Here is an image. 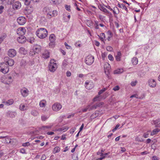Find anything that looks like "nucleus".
Masks as SVG:
<instances>
[{
	"instance_id": "aec40b11",
	"label": "nucleus",
	"mask_w": 160,
	"mask_h": 160,
	"mask_svg": "<svg viewBox=\"0 0 160 160\" xmlns=\"http://www.w3.org/2000/svg\"><path fill=\"white\" fill-rule=\"evenodd\" d=\"M160 131V129L158 128H156L153 129L151 133V135L152 136L156 134Z\"/></svg>"
},
{
	"instance_id": "c03bdc74",
	"label": "nucleus",
	"mask_w": 160,
	"mask_h": 160,
	"mask_svg": "<svg viewBox=\"0 0 160 160\" xmlns=\"http://www.w3.org/2000/svg\"><path fill=\"white\" fill-rule=\"evenodd\" d=\"M89 106H88L86 108H84V109H82V111H80L79 112H86L89 109Z\"/></svg>"
},
{
	"instance_id": "4be33fe9",
	"label": "nucleus",
	"mask_w": 160,
	"mask_h": 160,
	"mask_svg": "<svg viewBox=\"0 0 160 160\" xmlns=\"http://www.w3.org/2000/svg\"><path fill=\"white\" fill-rule=\"evenodd\" d=\"M55 36L53 34H51L49 36V40L51 42H53L55 41Z\"/></svg>"
},
{
	"instance_id": "a18cd8bd",
	"label": "nucleus",
	"mask_w": 160,
	"mask_h": 160,
	"mask_svg": "<svg viewBox=\"0 0 160 160\" xmlns=\"http://www.w3.org/2000/svg\"><path fill=\"white\" fill-rule=\"evenodd\" d=\"M106 49L108 51L110 52L112 51L113 50V48L110 46H108L106 48Z\"/></svg>"
},
{
	"instance_id": "49530a36",
	"label": "nucleus",
	"mask_w": 160,
	"mask_h": 160,
	"mask_svg": "<svg viewBox=\"0 0 160 160\" xmlns=\"http://www.w3.org/2000/svg\"><path fill=\"white\" fill-rule=\"evenodd\" d=\"M120 126V124H118L116 126H115V128H113L112 130V131L113 132H115V131H116L118 129V127H119Z\"/></svg>"
},
{
	"instance_id": "052dcab7",
	"label": "nucleus",
	"mask_w": 160,
	"mask_h": 160,
	"mask_svg": "<svg viewBox=\"0 0 160 160\" xmlns=\"http://www.w3.org/2000/svg\"><path fill=\"white\" fill-rule=\"evenodd\" d=\"M149 134L147 132L144 133L143 135V137L145 138H147L148 137Z\"/></svg>"
},
{
	"instance_id": "f704fd0d",
	"label": "nucleus",
	"mask_w": 160,
	"mask_h": 160,
	"mask_svg": "<svg viewBox=\"0 0 160 160\" xmlns=\"http://www.w3.org/2000/svg\"><path fill=\"white\" fill-rule=\"evenodd\" d=\"M48 118V116L43 115L41 116V119L42 121H46Z\"/></svg>"
},
{
	"instance_id": "f8f14e48",
	"label": "nucleus",
	"mask_w": 160,
	"mask_h": 160,
	"mask_svg": "<svg viewBox=\"0 0 160 160\" xmlns=\"http://www.w3.org/2000/svg\"><path fill=\"white\" fill-rule=\"evenodd\" d=\"M151 123L152 124L155 125V127H160V120L159 119L152 121H151Z\"/></svg>"
},
{
	"instance_id": "72a5a7b5",
	"label": "nucleus",
	"mask_w": 160,
	"mask_h": 160,
	"mask_svg": "<svg viewBox=\"0 0 160 160\" xmlns=\"http://www.w3.org/2000/svg\"><path fill=\"white\" fill-rule=\"evenodd\" d=\"M60 148L59 147H55L53 151V153L55 154L59 152L60 151Z\"/></svg>"
},
{
	"instance_id": "9b49d317",
	"label": "nucleus",
	"mask_w": 160,
	"mask_h": 160,
	"mask_svg": "<svg viewBox=\"0 0 160 160\" xmlns=\"http://www.w3.org/2000/svg\"><path fill=\"white\" fill-rule=\"evenodd\" d=\"M104 68L105 72L107 74L109 73L111 70V68L110 65L108 63H106L104 64Z\"/></svg>"
},
{
	"instance_id": "39448f33",
	"label": "nucleus",
	"mask_w": 160,
	"mask_h": 160,
	"mask_svg": "<svg viewBox=\"0 0 160 160\" xmlns=\"http://www.w3.org/2000/svg\"><path fill=\"white\" fill-rule=\"evenodd\" d=\"M62 108V105L59 103H56L53 104L52 107V110L55 112H57L60 110Z\"/></svg>"
},
{
	"instance_id": "473e14b6",
	"label": "nucleus",
	"mask_w": 160,
	"mask_h": 160,
	"mask_svg": "<svg viewBox=\"0 0 160 160\" xmlns=\"http://www.w3.org/2000/svg\"><path fill=\"white\" fill-rule=\"evenodd\" d=\"M27 41L28 42H30L31 43H33L35 41V39L33 37H31L30 38L28 39Z\"/></svg>"
},
{
	"instance_id": "3c124183",
	"label": "nucleus",
	"mask_w": 160,
	"mask_h": 160,
	"mask_svg": "<svg viewBox=\"0 0 160 160\" xmlns=\"http://www.w3.org/2000/svg\"><path fill=\"white\" fill-rule=\"evenodd\" d=\"M65 8L68 11H71L70 6V5H66L65 6Z\"/></svg>"
},
{
	"instance_id": "f257e3e1",
	"label": "nucleus",
	"mask_w": 160,
	"mask_h": 160,
	"mask_svg": "<svg viewBox=\"0 0 160 160\" xmlns=\"http://www.w3.org/2000/svg\"><path fill=\"white\" fill-rule=\"evenodd\" d=\"M36 33L39 38L44 39L47 37L48 32L46 29L44 28H40L37 30Z\"/></svg>"
},
{
	"instance_id": "b1692460",
	"label": "nucleus",
	"mask_w": 160,
	"mask_h": 160,
	"mask_svg": "<svg viewBox=\"0 0 160 160\" xmlns=\"http://www.w3.org/2000/svg\"><path fill=\"white\" fill-rule=\"evenodd\" d=\"M31 114L32 115L35 117L38 115L39 113L37 110H32L31 111Z\"/></svg>"
},
{
	"instance_id": "4d7b16f0",
	"label": "nucleus",
	"mask_w": 160,
	"mask_h": 160,
	"mask_svg": "<svg viewBox=\"0 0 160 160\" xmlns=\"http://www.w3.org/2000/svg\"><path fill=\"white\" fill-rule=\"evenodd\" d=\"M64 45L66 47V48L67 49H71V47L70 46L68 45V44L66 42H65Z\"/></svg>"
},
{
	"instance_id": "9d476101",
	"label": "nucleus",
	"mask_w": 160,
	"mask_h": 160,
	"mask_svg": "<svg viewBox=\"0 0 160 160\" xmlns=\"http://www.w3.org/2000/svg\"><path fill=\"white\" fill-rule=\"evenodd\" d=\"M16 51L13 49H11L9 50L8 52V55L11 57H13L16 55Z\"/></svg>"
},
{
	"instance_id": "393cba45",
	"label": "nucleus",
	"mask_w": 160,
	"mask_h": 160,
	"mask_svg": "<svg viewBox=\"0 0 160 160\" xmlns=\"http://www.w3.org/2000/svg\"><path fill=\"white\" fill-rule=\"evenodd\" d=\"M68 63V62H67V60L66 59H64L62 62V68L63 69L65 68Z\"/></svg>"
},
{
	"instance_id": "6e6552de",
	"label": "nucleus",
	"mask_w": 160,
	"mask_h": 160,
	"mask_svg": "<svg viewBox=\"0 0 160 160\" xmlns=\"http://www.w3.org/2000/svg\"><path fill=\"white\" fill-rule=\"evenodd\" d=\"M17 40L19 43H23L26 41L27 39L23 35H21L18 38Z\"/></svg>"
},
{
	"instance_id": "ea45409f",
	"label": "nucleus",
	"mask_w": 160,
	"mask_h": 160,
	"mask_svg": "<svg viewBox=\"0 0 160 160\" xmlns=\"http://www.w3.org/2000/svg\"><path fill=\"white\" fill-rule=\"evenodd\" d=\"M25 4L26 5H28L30 2V0H23Z\"/></svg>"
},
{
	"instance_id": "c9c22d12",
	"label": "nucleus",
	"mask_w": 160,
	"mask_h": 160,
	"mask_svg": "<svg viewBox=\"0 0 160 160\" xmlns=\"http://www.w3.org/2000/svg\"><path fill=\"white\" fill-rule=\"evenodd\" d=\"M2 138H5V141H6V143H9L10 138L9 137L7 136L5 137H2Z\"/></svg>"
},
{
	"instance_id": "09e8293b",
	"label": "nucleus",
	"mask_w": 160,
	"mask_h": 160,
	"mask_svg": "<svg viewBox=\"0 0 160 160\" xmlns=\"http://www.w3.org/2000/svg\"><path fill=\"white\" fill-rule=\"evenodd\" d=\"M68 129V128L66 126H65V127H64L63 128H60V129H60V131H67Z\"/></svg>"
},
{
	"instance_id": "79ce46f5",
	"label": "nucleus",
	"mask_w": 160,
	"mask_h": 160,
	"mask_svg": "<svg viewBox=\"0 0 160 160\" xmlns=\"http://www.w3.org/2000/svg\"><path fill=\"white\" fill-rule=\"evenodd\" d=\"M51 128V126H42V127L41 129L44 130H45L46 129L50 128Z\"/></svg>"
},
{
	"instance_id": "774afa93",
	"label": "nucleus",
	"mask_w": 160,
	"mask_h": 160,
	"mask_svg": "<svg viewBox=\"0 0 160 160\" xmlns=\"http://www.w3.org/2000/svg\"><path fill=\"white\" fill-rule=\"evenodd\" d=\"M5 38V37L4 36H2L0 38V43L3 41Z\"/></svg>"
},
{
	"instance_id": "6e6d98bb",
	"label": "nucleus",
	"mask_w": 160,
	"mask_h": 160,
	"mask_svg": "<svg viewBox=\"0 0 160 160\" xmlns=\"http://www.w3.org/2000/svg\"><path fill=\"white\" fill-rule=\"evenodd\" d=\"M30 145V143L29 142H27L23 143L22 144V146L23 147H26Z\"/></svg>"
},
{
	"instance_id": "2f4dec72",
	"label": "nucleus",
	"mask_w": 160,
	"mask_h": 160,
	"mask_svg": "<svg viewBox=\"0 0 160 160\" xmlns=\"http://www.w3.org/2000/svg\"><path fill=\"white\" fill-rule=\"evenodd\" d=\"M9 144L12 145H14L16 144L17 142V140L14 138L11 139L10 138V141H9Z\"/></svg>"
},
{
	"instance_id": "6ab92c4d",
	"label": "nucleus",
	"mask_w": 160,
	"mask_h": 160,
	"mask_svg": "<svg viewBox=\"0 0 160 160\" xmlns=\"http://www.w3.org/2000/svg\"><path fill=\"white\" fill-rule=\"evenodd\" d=\"M98 7L101 11L107 14L109 13V12L101 4L98 5Z\"/></svg>"
},
{
	"instance_id": "a878e982",
	"label": "nucleus",
	"mask_w": 160,
	"mask_h": 160,
	"mask_svg": "<svg viewBox=\"0 0 160 160\" xmlns=\"http://www.w3.org/2000/svg\"><path fill=\"white\" fill-rule=\"evenodd\" d=\"M19 108L20 110L22 111L25 110L27 109L26 105L23 104H21L20 105Z\"/></svg>"
},
{
	"instance_id": "c756f323",
	"label": "nucleus",
	"mask_w": 160,
	"mask_h": 160,
	"mask_svg": "<svg viewBox=\"0 0 160 160\" xmlns=\"http://www.w3.org/2000/svg\"><path fill=\"white\" fill-rule=\"evenodd\" d=\"M123 72V69H118L114 71V74H120Z\"/></svg>"
},
{
	"instance_id": "cd10ccee",
	"label": "nucleus",
	"mask_w": 160,
	"mask_h": 160,
	"mask_svg": "<svg viewBox=\"0 0 160 160\" xmlns=\"http://www.w3.org/2000/svg\"><path fill=\"white\" fill-rule=\"evenodd\" d=\"M132 62L133 65H136L138 64V59L136 57L133 58L132 59Z\"/></svg>"
},
{
	"instance_id": "e2e57ef3",
	"label": "nucleus",
	"mask_w": 160,
	"mask_h": 160,
	"mask_svg": "<svg viewBox=\"0 0 160 160\" xmlns=\"http://www.w3.org/2000/svg\"><path fill=\"white\" fill-rule=\"evenodd\" d=\"M119 89V87L118 86H115L113 89L114 91L118 90Z\"/></svg>"
},
{
	"instance_id": "de8ad7c7",
	"label": "nucleus",
	"mask_w": 160,
	"mask_h": 160,
	"mask_svg": "<svg viewBox=\"0 0 160 160\" xmlns=\"http://www.w3.org/2000/svg\"><path fill=\"white\" fill-rule=\"evenodd\" d=\"M106 90V88H104L102 89H101V90L99 91V92H98V94L99 95H100L103 92H104Z\"/></svg>"
},
{
	"instance_id": "7c9ffc66",
	"label": "nucleus",
	"mask_w": 160,
	"mask_h": 160,
	"mask_svg": "<svg viewBox=\"0 0 160 160\" xmlns=\"http://www.w3.org/2000/svg\"><path fill=\"white\" fill-rule=\"evenodd\" d=\"M102 105L100 103H97L92 107V109H96L98 107H99Z\"/></svg>"
},
{
	"instance_id": "58836bf2",
	"label": "nucleus",
	"mask_w": 160,
	"mask_h": 160,
	"mask_svg": "<svg viewBox=\"0 0 160 160\" xmlns=\"http://www.w3.org/2000/svg\"><path fill=\"white\" fill-rule=\"evenodd\" d=\"M28 8H27L26 9V11H27L28 12V14L31 13L33 11V8L32 7H30V9L28 10Z\"/></svg>"
},
{
	"instance_id": "f03ea898",
	"label": "nucleus",
	"mask_w": 160,
	"mask_h": 160,
	"mask_svg": "<svg viewBox=\"0 0 160 160\" xmlns=\"http://www.w3.org/2000/svg\"><path fill=\"white\" fill-rule=\"evenodd\" d=\"M54 59H51L48 65L49 71L52 72H54L56 71L57 68V65Z\"/></svg>"
},
{
	"instance_id": "20e7f679",
	"label": "nucleus",
	"mask_w": 160,
	"mask_h": 160,
	"mask_svg": "<svg viewBox=\"0 0 160 160\" xmlns=\"http://www.w3.org/2000/svg\"><path fill=\"white\" fill-rule=\"evenodd\" d=\"M94 60V57L91 55H89L86 57L85 62L87 65H91L93 62Z\"/></svg>"
},
{
	"instance_id": "13d9d810",
	"label": "nucleus",
	"mask_w": 160,
	"mask_h": 160,
	"mask_svg": "<svg viewBox=\"0 0 160 160\" xmlns=\"http://www.w3.org/2000/svg\"><path fill=\"white\" fill-rule=\"evenodd\" d=\"M107 34L108 35H110L111 37H112L113 35L112 33L110 30H108L107 32Z\"/></svg>"
},
{
	"instance_id": "603ef678",
	"label": "nucleus",
	"mask_w": 160,
	"mask_h": 160,
	"mask_svg": "<svg viewBox=\"0 0 160 160\" xmlns=\"http://www.w3.org/2000/svg\"><path fill=\"white\" fill-rule=\"evenodd\" d=\"M76 128L75 127H73L72 128V129L70 130V133L71 134H72L76 130Z\"/></svg>"
},
{
	"instance_id": "0e129e2a",
	"label": "nucleus",
	"mask_w": 160,
	"mask_h": 160,
	"mask_svg": "<svg viewBox=\"0 0 160 160\" xmlns=\"http://www.w3.org/2000/svg\"><path fill=\"white\" fill-rule=\"evenodd\" d=\"M137 82V81H136L135 82H132L131 83V85L132 86H134L136 85V84Z\"/></svg>"
},
{
	"instance_id": "4468645a",
	"label": "nucleus",
	"mask_w": 160,
	"mask_h": 160,
	"mask_svg": "<svg viewBox=\"0 0 160 160\" xmlns=\"http://www.w3.org/2000/svg\"><path fill=\"white\" fill-rule=\"evenodd\" d=\"M50 57V53L47 50L44 51L42 54V57L45 59H47Z\"/></svg>"
},
{
	"instance_id": "bb28decb",
	"label": "nucleus",
	"mask_w": 160,
	"mask_h": 160,
	"mask_svg": "<svg viewBox=\"0 0 160 160\" xmlns=\"http://www.w3.org/2000/svg\"><path fill=\"white\" fill-rule=\"evenodd\" d=\"M14 63V61L12 59H10L7 63L8 65L9 66H12Z\"/></svg>"
},
{
	"instance_id": "423d86ee",
	"label": "nucleus",
	"mask_w": 160,
	"mask_h": 160,
	"mask_svg": "<svg viewBox=\"0 0 160 160\" xmlns=\"http://www.w3.org/2000/svg\"><path fill=\"white\" fill-rule=\"evenodd\" d=\"M41 48L42 47L40 45L38 44L34 45L32 50L34 52V54H35L36 53H38L41 50Z\"/></svg>"
},
{
	"instance_id": "4c0bfd02",
	"label": "nucleus",
	"mask_w": 160,
	"mask_h": 160,
	"mask_svg": "<svg viewBox=\"0 0 160 160\" xmlns=\"http://www.w3.org/2000/svg\"><path fill=\"white\" fill-rule=\"evenodd\" d=\"M10 59L8 57H5V58H4V62H5V63H6V64H7V63L9 62V60Z\"/></svg>"
},
{
	"instance_id": "f3484780",
	"label": "nucleus",
	"mask_w": 160,
	"mask_h": 160,
	"mask_svg": "<svg viewBox=\"0 0 160 160\" xmlns=\"http://www.w3.org/2000/svg\"><path fill=\"white\" fill-rule=\"evenodd\" d=\"M149 86L152 88L155 87L156 85V83L154 79H150L148 81Z\"/></svg>"
},
{
	"instance_id": "5701e85b",
	"label": "nucleus",
	"mask_w": 160,
	"mask_h": 160,
	"mask_svg": "<svg viewBox=\"0 0 160 160\" xmlns=\"http://www.w3.org/2000/svg\"><path fill=\"white\" fill-rule=\"evenodd\" d=\"M43 12L47 13V14H48L49 13H51V10L48 7H45L43 9Z\"/></svg>"
},
{
	"instance_id": "5fc2aeb1",
	"label": "nucleus",
	"mask_w": 160,
	"mask_h": 160,
	"mask_svg": "<svg viewBox=\"0 0 160 160\" xmlns=\"http://www.w3.org/2000/svg\"><path fill=\"white\" fill-rule=\"evenodd\" d=\"M95 25H96L95 26V28L96 29H99V27H98V22L97 21H94Z\"/></svg>"
},
{
	"instance_id": "a211bd4d",
	"label": "nucleus",
	"mask_w": 160,
	"mask_h": 160,
	"mask_svg": "<svg viewBox=\"0 0 160 160\" xmlns=\"http://www.w3.org/2000/svg\"><path fill=\"white\" fill-rule=\"evenodd\" d=\"M21 92L23 97H26L28 94V91L27 88H24L23 89H21Z\"/></svg>"
},
{
	"instance_id": "69168bd1",
	"label": "nucleus",
	"mask_w": 160,
	"mask_h": 160,
	"mask_svg": "<svg viewBox=\"0 0 160 160\" xmlns=\"http://www.w3.org/2000/svg\"><path fill=\"white\" fill-rule=\"evenodd\" d=\"M105 17L104 16H102L101 15H99V19L101 20V21H103V18Z\"/></svg>"
},
{
	"instance_id": "864d4df0",
	"label": "nucleus",
	"mask_w": 160,
	"mask_h": 160,
	"mask_svg": "<svg viewBox=\"0 0 160 160\" xmlns=\"http://www.w3.org/2000/svg\"><path fill=\"white\" fill-rule=\"evenodd\" d=\"M39 105L41 107H43L45 106V103L42 101H41L39 103Z\"/></svg>"
},
{
	"instance_id": "680f3d73",
	"label": "nucleus",
	"mask_w": 160,
	"mask_h": 160,
	"mask_svg": "<svg viewBox=\"0 0 160 160\" xmlns=\"http://www.w3.org/2000/svg\"><path fill=\"white\" fill-rule=\"evenodd\" d=\"M15 0H8V4H12L15 2Z\"/></svg>"
},
{
	"instance_id": "bf43d9fd",
	"label": "nucleus",
	"mask_w": 160,
	"mask_h": 160,
	"mask_svg": "<svg viewBox=\"0 0 160 160\" xmlns=\"http://www.w3.org/2000/svg\"><path fill=\"white\" fill-rule=\"evenodd\" d=\"M115 10H118V8L116 7H115L113 8V10L112 9V11L114 14H118V13H117L115 11Z\"/></svg>"
},
{
	"instance_id": "ddd939ff",
	"label": "nucleus",
	"mask_w": 160,
	"mask_h": 160,
	"mask_svg": "<svg viewBox=\"0 0 160 160\" xmlns=\"http://www.w3.org/2000/svg\"><path fill=\"white\" fill-rule=\"evenodd\" d=\"M25 31L26 29L24 28H19L18 29L17 33L19 35H24Z\"/></svg>"
},
{
	"instance_id": "2eb2a0df",
	"label": "nucleus",
	"mask_w": 160,
	"mask_h": 160,
	"mask_svg": "<svg viewBox=\"0 0 160 160\" xmlns=\"http://www.w3.org/2000/svg\"><path fill=\"white\" fill-rule=\"evenodd\" d=\"M7 116L8 117L11 118H14L17 114L16 112H12L11 111H8L7 112Z\"/></svg>"
},
{
	"instance_id": "338daca9",
	"label": "nucleus",
	"mask_w": 160,
	"mask_h": 160,
	"mask_svg": "<svg viewBox=\"0 0 160 160\" xmlns=\"http://www.w3.org/2000/svg\"><path fill=\"white\" fill-rule=\"evenodd\" d=\"M52 17V13H51V12L49 13L48 14H47V17L48 19Z\"/></svg>"
},
{
	"instance_id": "8fccbe9b",
	"label": "nucleus",
	"mask_w": 160,
	"mask_h": 160,
	"mask_svg": "<svg viewBox=\"0 0 160 160\" xmlns=\"http://www.w3.org/2000/svg\"><path fill=\"white\" fill-rule=\"evenodd\" d=\"M108 58L109 60L111 61H113L114 60V58L113 56L111 54H109L108 56Z\"/></svg>"
},
{
	"instance_id": "a19ab883",
	"label": "nucleus",
	"mask_w": 160,
	"mask_h": 160,
	"mask_svg": "<svg viewBox=\"0 0 160 160\" xmlns=\"http://www.w3.org/2000/svg\"><path fill=\"white\" fill-rule=\"evenodd\" d=\"M51 0L52 1V2H51L53 4H58L59 3V0Z\"/></svg>"
},
{
	"instance_id": "37998d69",
	"label": "nucleus",
	"mask_w": 160,
	"mask_h": 160,
	"mask_svg": "<svg viewBox=\"0 0 160 160\" xmlns=\"http://www.w3.org/2000/svg\"><path fill=\"white\" fill-rule=\"evenodd\" d=\"M57 12L56 10H54L52 11V17H55L57 15Z\"/></svg>"
},
{
	"instance_id": "dca6fc26",
	"label": "nucleus",
	"mask_w": 160,
	"mask_h": 160,
	"mask_svg": "<svg viewBox=\"0 0 160 160\" xmlns=\"http://www.w3.org/2000/svg\"><path fill=\"white\" fill-rule=\"evenodd\" d=\"M12 8L13 9H18L20 7V4L18 1H16L13 4H12Z\"/></svg>"
},
{
	"instance_id": "7ed1b4c3",
	"label": "nucleus",
	"mask_w": 160,
	"mask_h": 160,
	"mask_svg": "<svg viewBox=\"0 0 160 160\" xmlns=\"http://www.w3.org/2000/svg\"><path fill=\"white\" fill-rule=\"evenodd\" d=\"M9 70L8 66L6 63L2 62L0 64V71L4 74L7 73Z\"/></svg>"
},
{
	"instance_id": "c85d7f7f",
	"label": "nucleus",
	"mask_w": 160,
	"mask_h": 160,
	"mask_svg": "<svg viewBox=\"0 0 160 160\" xmlns=\"http://www.w3.org/2000/svg\"><path fill=\"white\" fill-rule=\"evenodd\" d=\"M118 6L120 8H122L123 9H125L126 11H128V9L126 6L123 4H121L118 3Z\"/></svg>"
},
{
	"instance_id": "412c9836",
	"label": "nucleus",
	"mask_w": 160,
	"mask_h": 160,
	"mask_svg": "<svg viewBox=\"0 0 160 160\" xmlns=\"http://www.w3.org/2000/svg\"><path fill=\"white\" fill-rule=\"evenodd\" d=\"M121 53L120 52H118L117 55L116 56L115 58L117 61H119L121 60Z\"/></svg>"
},
{
	"instance_id": "0eeeda50",
	"label": "nucleus",
	"mask_w": 160,
	"mask_h": 160,
	"mask_svg": "<svg viewBox=\"0 0 160 160\" xmlns=\"http://www.w3.org/2000/svg\"><path fill=\"white\" fill-rule=\"evenodd\" d=\"M86 88L88 90L91 89L94 87V85L92 82L87 81L85 84Z\"/></svg>"
},
{
	"instance_id": "1a4fd4ad",
	"label": "nucleus",
	"mask_w": 160,
	"mask_h": 160,
	"mask_svg": "<svg viewBox=\"0 0 160 160\" xmlns=\"http://www.w3.org/2000/svg\"><path fill=\"white\" fill-rule=\"evenodd\" d=\"M17 20L18 23L20 25L24 24L26 21L25 18L23 17H19L18 18Z\"/></svg>"
},
{
	"instance_id": "e433bc0d",
	"label": "nucleus",
	"mask_w": 160,
	"mask_h": 160,
	"mask_svg": "<svg viewBox=\"0 0 160 160\" xmlns=\"http://www.w3.org/2000/svg\"><path fill=\"white\" fill-rule=\"evenodd\" d=\"M13 100L10 99L8 100L6 102V104L7 105H9L12 104L13 103Z\"/></svg>"
}]
</instances>
